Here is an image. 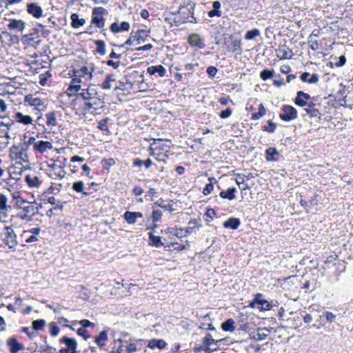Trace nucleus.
Instances as JSON below:
<instances>
[{
  "mask_svg": "<svg viewBox=\"0 0 353 353\" xmlns=\"http://www.w3.org/2000/svg\"><path fill=\"white\" fill-rule=\"evenodd\" d=\"M1 239L3 243L9 248L11 251H14L18 245L17 235L14 230L9 226H6L1 233Z\"/></svg>",
  "mask_w": 353,
  "mask_h": 353,
  "instance_id": "9d476101",
  "label": "nucleus"
},
{
  "mask_svg": "<svg viewBox=\"0 0 353 353\" xmlns=\"http://www.w3.org/2000/svg\"><path fill=\"white\" fill-rule=\"evenodd\" d=\"M240 225V219L235 217H230L223 223V226L225 228H230L234 230L238 229Z\"/></svg>",
  "mask_w": 353,
  "mask_h": 353,
  "instance_id": "58836bf2",
  "label": "nucleus"
},
{
  "mask_svg": "<svg viewBox=\"0 0 353 353\" xmlns=\"http://www.w3.org/2000/svg\"><path fill=\"white\" fill-rule=\"evenodd\" d=\"M308 46L313 51H317L321 49V45L316 39H312L311 37H308Z\"/></svg>",
  "mask_w": 353,
  "mask_h": 353,
  "instance_id": "864d4df0",
  "label": "nucleus"
},
{
  "mask_svg": "<svg viewBox=\"0 0 353 353\" xmlns=\"http://www.w3.org/2000/svg\"><path fill=\"white\" fill-rule=\"evenodd\" d=\"M150 156L154 157L158 161L165 162L169 157V147L167 146L161 139H154L153 143L149 146Z\"/></svg>",
  "mask_w": 353,
  "mask_h": 353,
  "instance_id": "7ed1b4c3",
  "label": "nucleus"
},
{
  "mask_svg": "<svg viewBox=\"0 0 353 353\" xmlns=\"http://www.w3.org/2000/svg\"><path fill=\"white\" fill-rule=\"evenodd\" d=\"M132 88L131 83L119 81L118 84L114 88V92L117 95H125V91H128Z\"/></svg>",
  "mask_w": 353,
  "mask_h": 353,
  "instance_id": "c85d7f7f",
  "label": "nucleus"
},
{
  "mask_svg": "<svg viewBox=\"0 0 353 353\" xmlns=\"http://www.w3.org/2000/svg\"><path fill=\"white\" fill-rule=\"evenodd\" d=\"M61 343L66 345V347L61 348L58 353H76L77 348V343L74 338H69L66 336H62L59 339Z\"/></svg>",
  "mask_w": 353,
  "mask_h": 353,
  "instance_id": "ddd939ff",
  "label": "nucleus"
},
{
  "mask_svg": "<svg viewBox=\"0 0 353 353\" xmlns=\"http://www.w3.org/2000/svg\"><path fill=\"white\" fill-rule=\"evenodd\" d=\"M202 226L201 224L199 223V220L196 219H191L188 222V226L184 230V236H186L195 231L196 229H199Z\"/></svg>",
  "mask_w": 353,
  "mask_h": 353,
  "instance_id": "f704fd0d",
  "label": "nucleus"
},
{
  "mask_svg": "<svg viewBox=\"0 0 353 353\" xmlns=\"http://www.w3.org/2000/svg\"><path fill=\"white\" fill-rule=\"evenodd\" d=\"M53 148L52 143L50 141H43L39 140L37 141V142H35L34 144V149L33 150L35 152L39 153V154H43L47 150H51Z\"/></svg>",
  "mask_w": 353,
  "mask_h": 353,
  "instance_id": "4be33fe9",
  "label": "nucleus"
},
{
  "mask_svg": "<svg viewBox=\"0 0 353 353\" xmlns=\"http://www.w3.org/2000/svg\"><path fill=\"white\" fill-rule=\"evenodd\" d=\"M12 117L14 122L24 125H31L33 123V119L31 116L23 114L21 112H15Z\"/></svg>",
  "mask_w": 353,
  "mask_h": 353,
  "instance_id": "5701e85b",
  "label": "nucleus"
},
{
  "mask_svg": "<svg viewBox=\"0 0 353 353\" xmlns=\"http://www.w3.org/2000/svg\"><path fill=\"white\" fill-rule=\"evenodd\" d=\"M214 339L212 338V336L210 334H207L205 336L203 339V344L204 345V350H208L209 346L214 344Z\"/></svg>",
  "mask_w": 353,
  "mask_h": 353,
  "instance_id": "4d7b16f0",
  "label": "nucleus"
},
{
  "mask_svg": "<svg viewBox=\"0 0 353 353\" xmlns=\"http://www.w3.org/2000/svg\"><path fill=\"white\" fill-rule=\"evenodd\" d=\"M110 121L109 117H105V119H103L100 120L98 123L97 128L103 132H105L107 133H110V130L108 127V121Z\"/></svg>",
  "mask_w": 353,
  "mask_h": 353,
  "instance_id": "5fc2aeb1",
  "label": "nucleus"
},
{
  "mask_svg": "<svg viewBox=\"0 0 353 353\" xmlns=\"http://www.w3.org/2000/svg\"><path fill=\"white\" fill-rule=\"evenodd\" d=\"M108 14V11L103 7H94L92 10L91 14V25H94V28H99L101 32L105 36V17Z\"/></svg>",
  "mask_w": 353,
  "mask_h": 353,
  "instance_id": "423d86ee",
  "label": "nucleus"
},
{
  "mask_svg": "<svg viewBox=\"0 0 353 353\" xmlns=\"http://www.w3.org/2000/svg\"><path fill=\"white\" fill-rule=\"evenodd\" d=\"M61 115V112L57 110L48 112L45 114L46 125L50 130L57 126L58 118L60 117Z\"/></svg>",
  "mask_w": 353,
  "mask_h": 353,
  "instance_id": "dca6fc26",
  "label": "nucleus"
},
{
  "mask_svg": "<svg viewBox=\"0 0 353 353\" xmlns=\"http://www.w3.org/2000/svg\"><path fill=\"white\" fill-rule=\"evenodd\" d=\"M276 54L280 59H290L292 57V50L285 45L279 46L276 50Z\"/></svg>",
  "mask_w": 353,
  "mask_h": 353,
  "instance_id": "bb28decb",
  "label": "nucleus"
},
{
  "mask_svg": "<svg viewBox=\"0 0 353 353\" xmlns=\"http://www.w3.org/2000/svg\"><path fill=\"white\" fill-rule=\"evenodd\" d=\"M208 180L210 183L206 184L203 190V194L205 196L210 194L214 190V185L212 183V181L214 180V177H209Z\"/></svg>",
  "mask_w": 353,
  "mask_h": 353,
  "instance_id": "e2e57ef3",
  "label": "nucleus"
},
{
  "mask_svg": "<svg viewBox=\"0 0 353 353\" xmlns=\"http://www.w3.org/2000/svg\"><path fill=\"white\" fill-rule=\"evenodd\" d=\"M27 12L34 17L39 19L43 16V9L36 3H30L27 4Z\"/></svg>",
  "mask_w": 353,
  "mask_h": 353,
  "instance_id": "393cba45",
  "label": "nucleus"
},
{
  "mask_svg": "<svg viewBox=\"0 0 353 353\" xmlns=\"http://www.w3.org/2000/svg\"><path fill=\"white\" fill-rule=\"evenodd\" d=\"M67 159L63 157V160L58 157L57 159H51L48 163L47 174L53 179H61L65 177V171L64 170Z\"/></svg>",
  "mask_w": 353,
  "mask_h": 353,
  "instance_id": "20e7f679",
  "label": "nucleus"
},
{
  "mask_svg": "<svg viewBox=\"0 0 353 353\" xmlns=\"http://www.w3.org/2000/svg\"><path fill=\"white\" fill-rule=\"evenodd\" d=\"M165 233L167 234L170 235V238L172 239L173 236H176L179 239H181L184 236V230L181 228H177V227H169L166 228L165 230Z\"/></svg>",
  "mask_w": 353,
  "mask_h": 353,
  "instance_id": "c9c22d12",
  "label": "nucleus"
},
{
  "mask_svg": "<svg viewBox=\"0 0 353 353\" xmlns=\"http://www.w3.org/2000/svg\"><path fill=\"white\" fill-rule=\"evenodd\" d=\"M51 194H48L46 192H43V193L40 196V199L44 203H50L52 205H56L57 200L55 199L54 196H51Z\"/></svg>",
  "mask_w": 353,
  "mask_h": 353,
  "instance_id": "8fccbe9b",
  "label": "nucleus"
},
{
  "mask_svg": "<svg viewBox=\"0 0 353 353\" xmlns=\"http://www.w3.org/2000/svg\"><path fill=\"white\" fill-rule=\"evenodd\" d=\"M12 123H4L0 121V139H3L5 141H0V143L8 144L10 136V130Z\"/></svg>",
  "mask_w": 353,
  "mask_h": 353,
  "instance_id": "6ab92c4d",
  "label": "nucleus"
},
{
  "mask_svg": "<svg viewBox=\"0 0 353 353\" xmlns=\"http://www.w3.org/2000/svg\"><path fill=\"white\" fill-rule=\"evenodd\" d=\"M166 346V342L163 339H152L148 342V347L150 349L158 348L163 350Z\"/></svg>",
  "mask_w": 353,
  "mask_h": 353,
  "instance_id": "a19ab883",
  "label": "nucleus"
},
{
  "mask_svg": "<svg viewBox=\"0 0 353 353\" xmlns=\"http://www.w3.org/2000/svg\"><path fill=\"white\" fill-rule=\"evenodd\" d=\"M176 19H177L178 22L180 23H196L193 9L185 6L179 8Z\"/></svg>",
  "mask_w": 353,
  "mask_h": 353,
  "instance_id": "f8f14e48",
  "label": "nucleus"
},
{
  "mask_svg": "<svg viewBox=\"0 0 353 353\" xmlns=\"http://www.w3.org/2000/svg\"><path fill=\"white\" fill-rule=\"evenodd\" d=\"M109 28L112 34L128 32L130 29V24L128 21H122L121 23L115 21L110 24Z\"/></svg>",
  "mask_w": 353,
  "mask_h": 353,
  "instance_id": "f3484780",
  "label": "nucleus"
},
{
  "mask_svg": "<svg viewBox=\"0 0 353 353\" xmlns=\"http://www.w3.org/2000/svg\"><path fill=\"white\" fill-rule=\"evenodd\" d=\"M8 29L17 32H21L26 27V22L21 19H11L7 25Z\"/></svg>",
  "mask_w": 353,
  "mask_h": 353,
  "instance_id": "aec40b11",
  "label": "nucleus"
},
{
  "mask_svg": "<svg viewBox=\"0 0 353 353\" xmlns=\"http://www.w3.org/2000/svg\"><path fill=\"white\" fill-rule=\"evenodd\" d=\"M283 113L279 114L281 120L289 122L297 118V110L290 105H284L282 107Z\"/></svg>",
  "mask_w": 353,
  "mask_h": 353,
  "instance_id": "4468645a",
  "label": "nucleus"
},
{
  "mask_svg": "<svg viewBox=\"0 0 353 353\" xmlns=\"http://www.w3.org/2000/svg\"><path fill=\"white\" fill-rule=\"evenodd\" d=\"M116 164V161L114 159L110 157V158H103L101 161V165L102 167L103 170H106L108 172L110 171V169L112 166Z\"/></svg>",
  "mask_w": 353,
  "mask_h": 353,
  "instance_id": "09e8293b",
  "label": "nucleus"
},
{
  "mask_svg": "<svg viewBox=\"0 0 353 353\" xmlns=\"http://www.w3.org/2000/svg\"><path fill=\"white\" fill-rule=\"evenodd\" d=\"M238 324L239 326L238 328L239 330L248 332L251 329L250 323L249 322H248L247 321H244L243 320H239Z\"/></svg>",
  "mask_w": 353,
  "mask_h": 353,
  "instance_id": "0e129e2a",
  "label": "nucleus"
},
{
  "mask_svg": "<svg viewBox=\"0 0 353 353\" xmlns=\"http://www.w3.org/2000/svg\"><path fill=\"white\" fill-rule=\"evenodd\" d=\"M7 345L10 353H17L24 349L23 344L19 342L15 336H12L7 340Z\"/></svg>",
  "mask_w": 353,
  "mask_h": 353,
  "instance_id": "412c9836",
  "label": "nucleus"
},
{
  "mask_svg": "<svg viewBox=\"0 0 353 353\" xmlns=\"http://www.w3.org/2000/svg\"><path fill=\"white\" fill-rule=\"evenodd\" d=\"M132 164L133 167L141 168L142 165H144L146 169H148L152 165V161L150 158L147 159L145 161H143L139 158H135L133 159Z\"/></svg>",
  "mask_w": 353,
  "mask_h": 353,
  "instance_id": "a18cd8bd",
  "label": "nucleus"
},
{
  "mask_svg": "<svg viewBox=\"0 0 353 353\" xmlns=\"http://www.w3.org/2000/svg\"><path fill=\"white\" fill-rule=\"evenodd\" d=\"M311 99L312 97L309 94L305 93L303 91H298L294 102L297 106L305 107Z\"/></svg>",
  "mask_w": 353,
  "mask_h": 353,
  "instance_id": "b1692460",
  "label": "nucleus"
},
{
  "mask_svg": "<svg viewBox=\"0 0 353 353\" xmlns=\"http://www.w3.org/2000/svg\"><path fill=\"white\" fill-rule=\"evenodd\" d=\"M149 245L155 248H161L163 245V243L160 236H155L150 232L149 233Z\"/></svg>",
  "mask_w": 353,
  "mask_h": 353,
  "instance_id": "49530a36",
  "label": "nucleus"
},
{
  "mask_svg": "<svg viewBox=\"0 0 353 353\" xmlns=\"http://www.w3.org/2000/svg\"><path fill=\"white\" fill-rule=\"evenodd\" d=\"M44 26L38 23L36 28H34L31 32L24 34L21 37V42L27 47H36L41 42L39 32L43 30Z\"/></svg>",
  "mask_w": 353,
  "mask_h": 353,
  "instance_id": "0eeeda50",
  "label": "nucleus"
},
{
  "mask_svg": "<svg viewBox=\"0 0 353 353\" xmlns=\"http://www.w3.org/2000/svg\"><path fill=\"white\" fill-rule=\"evenodd\" d=\"M147 72L150 75L158 74L159 77H163L166 73V70L162 65H156L148 67Z\"/></svg>",
  "mask_w": 353,
  "mask_h": 353,
  "instance_id": "72a5a7b5",
  "label": "nucleus"
},
{
  "mask_svg": "<svg viewBox=\"0 0 353 353\" xmlns=\"http://www.w3.org/2000/svg\"><path fill=\"white\" fill-rule=\"evenodd\" d=\"M221 327L224 332H232L236 329L235 322L232 319H228L221 323Z\"/></svg>",
  "mask_w": 353,
  "mask_h": 353,
  "instance_id": "c03bdc74",
  "label": "nucleus"
},
{
  "mask_svg": "<svg viewBox=\"0 0 353 353\" xmlns=\"http://www.w3.org/2000/svg\"><path fill=\"white\" fill-rule=\"evenodd\" d=\"M300 79L302 82L307 83L310 84L316 83L319 81V77L317 74H310L307 72H303L300 76Z\"/></svg>",
  "mask_w": 353,
  "mask_h": 353,
  "instance_id": "473e14b6",
  "label": "nucleus"
},
{
  "mask_svg": "<svg viewBox=\"0 0 353 353\" xmlns=\"http://www.w3.org/2000/svg\"><path fill=\"white\" fill-rule=\"evenodd\" d=\"M10 158L12 161H14L16 164L22 165L23 163L29 162L27 149L23 145H13L10 148Z\"/></svg>",
  "mask_w": 353,
  "mask_h": 353,
  "instance_id": "6e6552de",
  "label": "nucleus"
},
{
  "mask_svg": "<svg viewBox=\"0 0 353 353\" xmlns=\"http://www.w3.org/2000/svg\"><path fill=\"white\" fill-rule=\"evenodd\" d=\"M280 153L276 148L270 147L265 150V159L267 161H276L279 159Z\"/></svg>",
  "mask_w": 353,
  "mask_h": 353,
  "instance_id": "7c9ffc66",
  "label": "nucleus"
},
{
  "mask_svg": "<svg viewBox=\"0 0 353 353\" xmlns=\"http://www.w3.org/2000/svg\"><path fill=\"white\" fill-rule=\"evenodd\" d=\"M94 43L96 46L95 52L103 56L106 53L105 43L103 40H94Z\"/></svg>",
  "mask_w": 353,
  "mask_h": 353,
  "instance_id": "de8ad7c7",
  "label": "nucleus"
},
{
  "mask_svg": "<svg viewBox=\"0 0 353 353\" xmlns=\"http://www.w3.org/2000/svg\"><path fill=\"white\" fill-rule=\"evenodd\" d=\"M71 26L72 28L77 29L83 26L85 23V19L83 18H79V14L77 13H72L70 16Z\"/></svg>",
  "mask_w": 353,
  "mask_h": 353,
  "instance_id": "4c0bfd02",
  "label": "nucleus"
},
{
  "mask_svg": "<svg viewBox=\"0 0 353 353\" xmlns=\"http://www.w3.org/2000/svg\"><path fill=\"white\" fill-rule=\"evenodd\" d=\"M228 50L230 52L236 53L239 55L242 54L241 41L240 39L232 40L227 46Z\"/></svg>",
  "mask_w": 353,
  "mask_h": 353,
  "instance_id": "2f4dec72",
  "label": "nucleus"
},
{
  "mask_svg": "<svg viewBox=\"0 0 353 353\" xmlns=\"http://www.w3.org/2000/svg\"><path fill=\"white\" fill-rule=\"evenodd\" d=\"M236 189L235 188H230L226 190H223L220 192L221 198L223 199L233 200L235 198Z\"/></svg>",
  "mask_w": 353,
  "mask_h": 353,
  "instance_id": "37998d69",
  "label": "nucleus"
},
{
  "mask_svg": "<svg viewBox=\"0 0 353 353\" xmlns=\"http://www.w3.org/2000/svg\"><path fill=\"white\" fill-rule=\"evenodd\" d=\"M260 35V31L257 28H254L252 30H248L246 32L245 34V39L246 40H252L256 37Z\"/></svg>",
  "mask_w": 353,
  "mask_h": 353,
  "instance_id": "680f3d73",
  "label": "nucleus"
},
{
  "mask_svg": "<svg viewBox=\"0 0 353 353\" xmlns=\"http://www.w3.org/2000/svg\"><path fill=\"white\" fill-rule=\"evenodd\" d=\"M266 114V110L262 103H261L258 106V112H253L251 115V119L256 121L261 119Z\"/></svg>",
  "mask_w": 353,
  "mask_h": 353,
  "instance_id": "3c124183",
  "label": "nucleus"
},
{
  "mask_svg": "<svg viewBox=\"0 0 353 353\" xmlns=\"http://www.w3.org/2000/svg\"><path fill=\"white\" fill-rule=\"evenodd\" d=\"M16 207L21 210L19 216L22 220H30L35 213V209L32 203L26 201L21 197L17 199Z\"/></svg>",
  "mask_w": 353,
  "mask_h": 353,
  "instance_id": "1a4fd4ad",
  "label": "nucleus"
},
{
  "mask_svg": "<svg viewBox=\"0 0 353 353\" xmlns=\"http://www.w3.org/2000/svg\"><path fill=\"white\" fill-rule=\"evenodd\" d=\"M46 322L44 319H37L32 322V328L35 331L42 330L46 326Z\"/></svg>",
  "mask_w": 353,
  "mask_h": 353,
  "instance_id": "052dcab7",
  "label": "nucleus"
},
{
  "mask_svg": "<svg viewBox=\"0 0 353 353\" xmlns=\"http://www.w3.org/2000/svg\"><path fill=\"white\" fill-rule=\"evenodd\" d=\"M143 216V214L140 212L126 211L123 214V219L128 224L133 225L137 222V218H142Z\"/></svg>",
  "mask_w": 353,
  "mask_h": 353,
  "instance_id": "cd10ccee",
  "label": "nucleus"
},
{
  "mask_svg": "<svg viewBox=\"0 0 353 353\" xmlns=\"http://www.w3.org/2000/svg\"><path fill=\"white\" fill-rule=\"evenodd\" d=\"M304 110L310 115V117H319L321 116V112L316 108V104L312 101H310L308 103H307Z\"/></svg>",
  "mask_w": 353,
  "mask_h": 353,
  "instance_id": "c756f323",
  "label": "nucleus"
},
{
  "mask_svg": "<svg viewBox=\"0 0 353 353\" xmlns=\"http://www.w3.org/2000/svg\"><path fill=\"white\" fill-rule=\"evenodd\" d=\"M49 331L50 334L52 336L54 337L58 335L60 332V329L54 322H51L49 323Z\"/></svg>",
  "mask_w": 353,
  "mask_h": 353,
  "instance_id": "69168bd1",
  "label": "nucleus"
},
{
  "mask_svg": "<svg viewBox=\"0 0 353 353\" xmlns=\"http://www.w3.org/2000/svg\"><path fill=\"white\" fill-rule=\"evenodd\" d=\"M51 77L52 74L50 70H47L44 73L40 74L39 76V84L42 86L46 85L47 84L48 79Z\"/></svg>",
  "mask_w": 353,
  "mask_h": 353,
  "instance_id": "bf43d9fd",
  "label": "nucleus"
},
{
  "mask_svg": "<svg viewBox=\"0 0 353 353\" xmlns=\"http://www.w3.org/2000/svg\"><path fill=\"white\" fill-rule=\"evenodd\" d=\"M72 189L77 193H81L83 196H88L90 192L84 191V183L83 181H77L72 183Z\"/></svg>",
  "mask_w": 353,
  "mask_h": 353,
  "instance_id": "e433bc0d",
  "label": "nucleus"
},
{
  "mask_svg": "<svg viewBox=\"0 0 353 353\" xmlns=\"http://www.w3.org/2000/svg\"><path fill=\"white\" fill-rule=\"evenodd\" d=\"M25 182L30 188H39L42 185L43 181L35 173H29L25 176Z\"/></svg>",
  "mask_w": 353,
  "mask_h": 353,
  "instance_id": "2eb2a0df",
  "label": "nucleus"
},
{
  "mask_svg": "<svg viewBox=\"0 0 353 353\" xmlns=\"http://www.w3.org/2000/svg\"><path fill=\"white\" fill-rule=\"evenodd\" d=\"M77 334L81 336L85 341L89 339L91 336L89 332L84 327H79L77 329Z\"/></svg>",
  "mask_w": 353,
  "mask_h": 353,
  "instance_id": "774afa93",
  "label": "nucleus"
},
{
  "mask_svg": "<svg viewBox=\"0 0 353 353\" xmlns=\"http://www.w3.org/2000/svg\"><path fill=\"white\" fill-rule=\"evenodd\" d=\"M94 70V68L89 66L86 63L72 65L68 73L71 81L65 91L67 94L72 97L79 93V91L81 92L82 85H86L92 80Z\"/></svg>",
  "mask_w": 353,
  "mask_h": 353,
  "instance_id": "f03ea898",
  "label": "nucleus"
},
{
  "mask_svg": "<svg viewBox=\"0 0 353 353\" xmlns=\"http://www.w3.org/2000/svg\"><path fill=\"white\" fill-rule=\"evenodd\" d=\"M189 45L192 48L203 49L205 47L203 39L199 34H191L188 38Z\"/></svg>",
  "mask_w": 353,
  "mask_h": 353,
  "instance_id": "a211bd4d",
  "label": "nucleus"
},
{
  "mask_svg": "<svg viewBox=\"0 0 353 353\" xmlns=\"http://www.w3.org/2000/svg\"><path fill=\"white\" fill-rule=\"evenodd\" d=\"M62 188V184L59 183H51V185L44 192L48 194H57L60 192Z\"/></svg>",
  "mask_w": 353,
  "mask_h": 353,
  "instance_id": "603ef678",
  "label": "nucleus"
},
{
  "mask_svg": "<svg viewBox=\"0 0 353 353\" xmlns=\"http://www.w3.org/2000/svg\"><path fill=\"white\" fill-rule=\"evenodd\" d=\"M74 96L72 105L76 114L87 119L88 115L95 116L101 114L104 102L94 89L90 87L82 89L81 92Z\"/></svg>",
  "mask_w": 353,
  "mask_h": 353,
  "instance_id": "f257e3e1",
  "label": "nucleus"
},
{
  "mask_svg": "<svg viewBox=\"0 0 353 353\" xmlns=\"http://www.w3.org/2000/svg\"><path fill=\"white\" fill-rule=\"evenodd\" d=\"M116 82L115 74L110 73L105 75L104 80L99 84V86L104 90H110L112 84Z\"/></svg>",
  "mask_w": 353,
  "mask_h": 353,
  "instance_id": "a878e982",
  "label": "nucleus"
},
{
  "mask_svg": "<svg viewBox=\"0 0 353 353\" xmlns=\"http://www.w3.org/2000/svg\"><path fill=\"white\" fill-rule=\"evenodd\" d=\"M163 213L160 210H153L151 214V219L154 223L159 222L161 220Z\"/></svg>",
  "mask_w": 353,
  "mask_h": 353,
  "instance_id": "338daca9",
  "label": "nucleus"
},
{
  "mask_svg": "<svg viewBox=\"0 0 353 353\" xmlns=\"http://www.w3.org/2000/svg\"><path fill=\"white\" fill-rule=\"evenodd\" d=\"M24 105L33 107L34 110L39 112H44L47 108L45 100L32 94H29L24 97Z\"/></svg>",
  "mask_w": 353,
  "mask_h": 353,
  "instance_id": "9b49d317",
  "label": "nucleus"
},
{
  "mask_svg": "<svg viewBox=\"0 0 353 353\" xmlns=\"http://www.w3.org/2000/svg\"><path fill=\"white\" fill-rule=\"evenodd\" d=\"M274 71L270 69H264L260 72V77L263 81H267L274 77Z\"/></svg>",
  "mask_w": 353,
  "mask_h": 353,
  "instance_id": "13d9d810",
  "label": "nucleus"
},
{
  "mask_svg": "<svg viewBox=\"0 0 353 353\" xmlns=\"http://www.w3.org/2000/svg\"><path fill=\"white\" fill-rule=\"evenodd\" d=\"M46 60H43L41 59H38L36 60L34 64L37 66V68H35L37 70V69L41 68H48L50 65V60L48 57H46Z\"/></svg>",
  "mask_w": 353,
  "mask_h": 353,
  "instance_id": "6e6d98bb",
  "label": "nucleus"
},
{
  "mask_svg": "<svg viewBox=\"0 0 353 353\" xmlns=\"http://www.w3.org/2000/svg\"><path fill=\"white\" fill-rule=\"evenodd\" d=\"M221 4L219 1H214L212 3L213 9L208 12V16L210 18L221 17L222 12L221 10Z\"/></svg>",
  "mask_w": 353,
  "mask_h": 353,
  "instance_id": "ea45409f",
  "label": "nucleus"
},
{
  "mask_svg": "<svg viewBox=\"0 0 353 353\" xmlns=\"http://www.w3.org/2000/svg\"><path fill=\"white\" fill-rule=\"evenodd\" d=\"M150 30L144 29H138L137 31L132 30L127 40L121 45L112 44L114 46H118L120 48H124L128 46L139 45L146 41L150 37Z\"/></svg>",
  "mask_w": 353,
  "mask_h": 353,
  "instance_id": "39448f33",
  "label": "nucleus"
},
{
  "mask_svg": "<svg viewBox=\"0 0 353 353\" xmlns=\"http://www.w3.org/2000/svg\"><path fill=\"white\" fill-rule=\"evenodd\" d=\"M108 339V332L106 330L101 331L97 336L94 339V342L100 347H103L105 345V342Z\"/></svg>",
  "mask_w": 353,
  "mask_h": 353,
  "instance_id": "79ce46f5",
  "label": "nucleus"
}]
</instances>
